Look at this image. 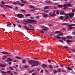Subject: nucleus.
Here are the masks:
<instances>
[{"label": "nucleus", "instance_id": "48", "mask_svg": "<svg viewBox=\"0 0 75 75\" xmlns=\"http://www.w3.org/2000/svg\"><path fill=\"white\" fill-rule=\"evenodd\" d=\"M74 28L73 27H70L69 28V29H70V30H71L72 29Z\"/></svg>", "mask_w": 75, "mask_h": 75}, {"label": "nucleus", "instance_id": "17", "mask_svg": "<svg viewBox=\"0 0 75 75\" xmlns=\"http://www.w3.org/2000/svg\"><path fill=\"white\" fill-rule=\"evenodd\" d=\"M0 6H1V8H3L5 9V10L6 9V8L4 7V6H3V5L0 4Z\"/></svg>", "mask_w": 75, "mask_h": 75}, {"label": "nucleus", "instance_id": "12", "mask_svg": "<svg viewBox=\"0 0 75 75\" xmlns=\"http://www.w3.org/2000/svg\"><path fill=\"white\" fill-rule=\"evenodd\" d=\"M0 67H6V66L5 64H0Z\"/></svg>", "mask_w": 75, "mask_h": 75}, {"label": "nucleus", "instance_id": "54", "mask_svg": "<svg viewBox=\"0 0 75 75\" xmlns=\"http://www.w3.org/2000/svg\"><path fill=\"white\" fill-rule=\"evenodd\" d=\"M62 35H63V34L62 33H60L59 34V36Z\"/></svg>", "mask_w": 75, "mask_h": 75}, {"label": "nucleus", "instance_id": "47", "mask_svg": "<svg viewBox=\"0 0 75 75\" xmlns=\"http://www.w3.org/2000/svg\"><path fill=\"white\" fill-rule=\"evenodd\" d=\"M24 67L25 68H28V66L27 65L25 66Z\"/></svg>", "mask_w": 75, "mask_h": 75}, {"label": "nucleus", "instance_id": "33", "mask_svg": "<svg viewBox=\"0 0 75 75\" xmlns=\"http://www.w3.org/2000/svg\"><path fill=\"white\" fill-rule=\"evenodd\" d=\"M47 16L48 14H45V15H44L43 16L45 18L47 17Z\"/></svg>", "mask_w": 75, "mask_h": 75}, {"label": "nucleus", "instance_id": "59", "mask_svg": "<svg viewBox=\"0 0 75 75\" xmlns=\"http://www.w3.org/2000/svg\"><path fill=\"white\" fill-rule=\"evenodd\" d=\"M48 62H51V60H50V59H49L48 60Z\"/></svg>", "mask_w": 75, "mask_h": 75}, {"label": "nucleus", "instance_id": "8", "mask_svg": "<svg viewBox=\"0 0 75 75\" xmlns=\"http://www.w3.org/2000/svg\"><path fill=\"white\" fill-rule=\"evenodd\" d=\"M60 14L61 15H65V13L63 11H62L60 12Z\"/></svg>", "mask_w": 75, "mask_h": 75}, {"label": "nucleus", "instance_id": "3", "mask_svg": "<svg viewBox=\"0 0 75 75\" xmlns=\"http://www.w3.org/2000/svg\"><path fill=\"white\" fill-rule=\"evenodd\" d=\"M69 16H70L71 19H72L74 16V13H69Z\"/></svg>", "mask_w": 75, "mask_h": 75}, {"label": "nucleus", "instance_id": "30", "mask_svg": "<svg viewBox=\"0 0 75 75\" xmlns=\"http://www.w3.org/2000/svg\"><path fill=\"white\" fill-rule=\"evenodd\" d=\"M29 7L32 8H35V6H33L32 5H30Z\"/></svg>", "mask_w": 75, "mask_h": 75}, {"label": "nucleus", "instance_id": "36", "mask_svg": "<svg viewBox=\"0 0 75 75\" xmlns=\"http://www.w3.org/2000/svg\"><path fill=\"white\" fill-rule=\"evenodd\" d=\"M59 18L61 19V20H63V18H64V17L62 16H61Z\"/></svg>", "mask_w": 75, "mask_h": 75}, {"label": "nucleus", "instance_id": "14", "mask_svg": "<svg viewBox=\"0 0 75 75\" xmlns=\"http://www.w3.org/2000/svg\"><path fill=\"white\" fill-rule=\"evenodd\" d=\"M21 2L23 3H24L25 4H26V3H27V2H26V1H24L23 0H21Z\"/></svg>", "mask_w": 75, "mask_h": 75}, {"label": "nucleus", "instance_id": "40", "mask_svg": "<svg viewBox=\"0 0 75 75\" xmlns=\"http://www.w3.org/2000/svg\"><path fill=\"white\" fill-rule=\"evenodd\" d=\"M68 18H69V17L68 16L66 17L65 18H64V20H67V19H68Z\"/></svg>", "mask_w": 75, "mask_h": 75}, {"label": "nucleus", "instance_id": "32", "mask_svg": "<svg viewBox=\"0 0 75 75\" xmlns=\"http://www.w3.org/2000/svg\"><path fill=\"white\" fill-rule=\"evenodd\" d=\"M70 42H71V40H67V42L68 44Z\"/></svg>", "mask_w": 75, "mask_h": 75}, {"label": "nucleus", "instance_id": "64", "mask_svg": "<svg viewBox=\"0 0 75 75\" xmlns=\"http://www.w3.org/2000/svg\"><path fill=\"white\" fill-rule=\"evenodd\" d=\"M63 6H64V7H66V6H67V5L64 4L63 5Z\"/></svg>", "mask_w": 75, "mask_h": 75}, {"label": "nucleus", "instance_id": "60", "mask_svg": "<svg viewBox=\"0 0 75 75\" xmlns=\"http://www.w3.org/2000/svg\"><path fill=\"white\" fill-rule=\"evenodd\" d=\"M11 71H7V74H10V73L11 72Z\"/></svg>", "mask_w": 75, "mask_h": 75}, {"label": "nucleus", "instance_id": "19", "mask_svg": "<svg viewBox=\"0 0 75 75\" xmlns=\"http://www.w3.org/2000/svg\"><path fill=\"white\" fill-rule=\"evenodd\" d=\"M7 57L5 56H4L2 57V59H4V60H5L6 59Z\"/></svg>", "mask_w": 75, "mask_h": 75}, {"label": "nucleus", "instance_id": "46", "mask_svg": "<svg viewBox=\"0 0 75 75\" xmlns=\"http://www.w3.org/2000/svg\"><path fill=\"white\" fill-rule=\"evenodd\" d=\"M45 72L47 73H49V72H48V70H45Z\"/></svg>", "mask_w": 75, "mask_h": 75}, {"label": "nucleus", "instance_id": "15", "mask_svg": "<svg viewBox=\"0 0 75 75\" xmlns=\"http://www.w3.org/2000/svg\"><path fill=\"white\" fill-rule=\"evenodd\" d=\"M67 7H72V5H71V4H67Z\"/></svg>", "mask_w": 75, "mask_h": 75}, {"label": "nucleus", "instance_id": "62", "mask_svg": "<svg viewBox=\"0 0 75 75\" xmlns=\"http://www.w3.org/2000/svg\"><path fill=\"white\" fill-rule=\"evenodd\" d=\"M41 64V63L38 62V65H40Z\"/></svg>", "mask_w": 75, "mask_h": 75}, {"label": "nucleus", "instance_id": "31", "mask_svg": "<svg viewBox=\"0 0 75 75\" xmlns=\"http://www.w3.org/2000/svg\"><path fill=\"white\" fill-rule=\"evenodd\" d=\"M21 11L22 12H23V13H25L26 12L25 10L23 9L21 10Z\"/></svg>", "mask_w": 75, "mask_h": 75}, {"label": "nucleus", "instance_id": "37", "mask_svg": "<svg viewBox=\"0 0 75 75\" xmlns=\"http://www.w3.org/2000/svg\"><path fill=\"white\" fill-rule=\"evenodd\" d=\"M44 9H48V6H46L44 8Z\"/></svg>", "mask_w": 75, "mask_h": 75}, {"label": "nucleus", "instance_id": "23", "mask_svg": "<svg viewBox=\"0 0 75 75\" xmlns=\"http://www.w3.org/2000/svg\"><path fill=\"white\" fill-rule=\"evenodd\" d=\"M51 16L52 17H54V16H56V14H55L53 13V14H51Z\"/></svg>", "mask_w": 75, "mask_h": 75}, {"label": "nucleus", "instance_id": "34", "mask_svg": "<svg viewBox=\"0 0 75 75\" xmlns=\"http://www.w3.org/2000/svg\"><path fill=\"white\" fill-rule=\"evenodd\" d=\"M16 58L17 59H21V57H16Z\"/></svg>", "mask_w": 75, "mask_h": 75}, {"label": "nucleus", "instance_id": "9", "mask_svg": "<svg viewBox=\"0 0 75 75\" xmlns=\"http://www.w3.org/2000/svg\"><path fill=\"white\" fill-rule=\"evenodd\" d=\"M23 27L25 28V30H29L30 28L27 27L26 26H23Z\"/></svg>", "mask_w": 75, "mask_h": 75}, {"label": "nucleus", "instance_id": "16", "mask_svg": "<svg viewBox=\"0 0 75 75\" xmlns=\"http://www.w3.org/2000/svg\"><path fill=\"white\" fill-rule=\"evenodd\" d=\"M57 6L58 7H59V8H62V7H63V6L62 5H59Z\"/></svg>", "mask_w": 75, "mask_h": 75}, {"label": "nucleus", "instance_id": "56", "mask_svg": "<svg viewBox=\"0 0 75 75\" xmlns=\"http://www.w3.org/2000/svg\"><path fill=\"white\" fill-rule=\"evenodd\" d=\"M45 11V12H46V13H48V10H46V11L45 10V11Z\"/></svg>", "mask_w": 75, "mask_h": 75}, {"label": "nucleus", "instance_id": "51", "mask_svg": "<svg viewBox=\"0 0 75 75\" xmlns=\"http://www.w3.org/2000/svg\"><path fill=\"white\" fill-rule=\"evenodd\" d=\"M40 73H44V71H43V70H42L40 71Z\"/></svg>", "mask_w": 75, "mask_h": 75}, {"label": "nucleus", "instance_id": "26", "mask_svg": "<svg viewBox=\"0 0 75 75\" xmlns=\"http://www.w3.org/2000/svg\"><path fill=\"white\" fill-rule=\"evenodd\" d=\"M57 72H61V69H58L57 70Z\"/></svg>", "mask_w": 75, "mask_h": 75}, {"label": "nucleus", "instance_id": "29", "mask_svg": "<svg viewBox=\"0 0 75 75\" xmlns=\"http://www.w3.org/2000/svg\"><path fill=\"white\" fill-rule=\"evenodd\" d=\"M62 24L64 25H68V24L67 23H62Z\"/></svg>", "mask_w": 75, "mask_h": 75}, {"label": "nucleus", "instance_id": "39", "mask_svg": "<svg viewBox=\"0 0 75 75\" xmlns=\"http://www.w3.org/2000/svg\"><path fill=\"white\" fill-rule=\"evenodd\" d=\"M62 72H66V70H63V69H62Z\"/></svg>", "mask_w": 75, "mask_h": 75}, {"label": "nucleus", "instance_id": "20", "mask_svg": "<svg viewBox=\"0 0 75 75\" xmlns=\"http://www.w3.org/2000/svg\"><path fill=\"white\" fill-rule=\"evenodd\" d=\"M34 71H35V70H30L29 72V73L30 74H31V73H32V72H33Z\"/></svg>", "mask_w": 75, "mask_h": 75}, {"label": "nucleus", "instance_id": "4", "mask_svg": "<svg viewBox=\"0 0 75 75\" xmlns=\"http://www.w3.org/2000/svg\"><path fill=\"white\" fill-rule=\"evenodd\" d=\"M19 18H22V17H24V16L22 14H18L17 15Z\"/></svg>", "mask_w": 75, "mask_h": 75}, {"label": "nucleus", "instance_id": "55", "mask_svg": "<svg viewBox=\"0 0 75 75\" xmlns=\"http://www.w3.org/2000/svg\"><path fill=\"white\" fill-rule=\"evenodd\" d=\"M59 41H60V42H63V41L61 40H59Z\"/></svg>", "mask_w": 75, "mask_h": 75}, {"label": "nucleus", "instance_id": "43", "mask_svg": "<svg viewBox=\"0 0 75 75\" xmlns=\"http://www.w3.org/2000/svg\"><path fill=\"white\" fill-rule=\"evenodd\" d=\"M9 68L10 69H11V70H14V69H13V68L11 67H9Z\"/></svg>", "mask_w": 75, "mask_h": 75}, {"label": "nucleus", "instance_id": "58", "mask_svg": "<svg viewBox=\"0 0 75 75\" xmlns=\"http://www.w3.org/2000/svg\"><path fill=\"white\" fill-rule=\"evenodd\" d=\"M64 48H66L67 49H68V47L67 46H64Z\"/></svg>", "mask_w": 75, "mask_h": 75}, {"label": "nucleus", "instance_id": "42", "mask_svg": "<svg viewBox=\"0 0 75 75\" xmlns=\"http://www.w3.org/2000/svg\"><path fill=\"white\" fill-rule=\"evenodd\" d=\"M55 37H57V38H59V39H60V38H61V37H60L59 36H55Z\"/></svg>", "mask_w": 75, "mask_h": 75}, {"label": "nucleus", "instance_id": "5", "mask_svg": "<svg viewBox=\"0 0 75 75\" xmlns=\"http://www.w3.org/2000/svg\"><path fill=\"white\" fill-rule=\"evenodd\" d=\"M1 54H6V55H10V53L8 52H1Z\"/></svg>", "mask_w": 75, "mask_h": 75}, {"label": "nucleus", "instance_id": "1", "mask_svg": "<svg viewBox=\"0 0 75 75\" xmlns=\"http://www.w3.org/2000/svg\"><path fill=\"white\" fill-rule=\"evenodd\" d=\"M29 64H33L31 66V67H35L38 65V61H34V60H30L28 62Z\"/></svg>", "mask_w": 75, "mask_h": 75}, {"label": "nucleus", "instance_id": "61", "mask_svg": "<svg viewBox=\"0 0 75 75\" xmlns=\"http://www.w3.org/2000/svg\"><path fill=\"white\" fill-rule=\"evenodd\" d=\"M71 51H72L74 52H75V51H74V50H73V49H71Z\"/></svg>", "mask_w": 75, "mask_h": 75}, {"label": "nucleus", "instance_id": "35", "mask_svg": "<svg viewBox=\"0 0 75 75\" xmlns=\"http://www.w3.org/2000/svg\"><path fill=\"white\" fill-rule=\"evenodd\" d=\"M30 16L31 15H30V13L28 14L25 15V16H26V17H28V16Z\"/></svg>", "mask_w": 75, "mask_h": 75}, {"label": "nucleus", "instance_id": "41", "mask_svg": "<svg viewBox=\"0 0 75 75\" xmlns=\"http://www.w3.org/2000/svg\"><path fill=\"white\" fill-rule=\"evenodd\" d=\"M53 72L54 74H57V71L56 70H54Z\"/></svg>", "mask_w": 75, "mask_h": 75}, {"label": "nucleus", "instance_id": "2", "mask_svg": "<svg viewBox=\"0 0 75 75\" xmlns=\"http://www.w3.org/2000/svg\"><path fill=\"white\" fill-rule=\"evenodd\" d=\"M24 22L25 23H37V21L35 20H33L28 19L27 21H25V20H24Z\"/></svg>", "mask_w": 75, "mask_h": 75}, {"label": "nucleus", "instance_id": "11", "mask_svg": "<svg viewBox=\"0 0 75 75\" xmlns=\"http://www.w3.org/2000/svg\"><path fill=\"white\" fill-rule=\"evenodd\" d=\"M42 67L43 68H46V67H47V65L45 64H43L42 65Z\"/></svg>", "mask_w": 75, "mask_h": 75}, {"label": "nucleus", "instance_id": "6", "mask_svg": "<svg viewBox=\"0 0 75 75\" xmlns=\"http://www.w3.org/2000/svg\"><path fill=\"white\" fill-rule=\"evenodd\" d=\"M45 3H49V4H51L52 3V1L50 0V1H45Z\"/></svg>", "mask_w": 75, "mask_h": 75}, {"label": "nucleus", "instance_id": "28", "mask_svg": "<svg viewBox=\"0 0 75 75\" xmlns=\"http://www.w3.org/2000/svg\"><path fill=\"white\" fill-rule=\"evenodd\" d=\"M7 59L8 61H13V60L10 58H8Z\"/></svg>", "mask_w": 75, "mask_h": 75}, {"label": "nucleus", "instance_id": "22", "mask_svg": "<svg viewBox=\"0 0 75 75\" xmlns=\"http://www.w3.org/2000/svg\"><path fill=\"white\" fill-rule=\"evenodd\" d=\"M67 38L69 39H72V37L69 36H67Z\"/></svg>", "mask_w": 75, "mask_h": 75}, {"label": "nucleus", "instance_id": "52", "mask_svg": "<svg viewBox=\"0 0 75 75\" xmlns=\"http://www.w3.org/2000/svg\"><path fill=\"white\" fill-rule=\"evenodd\" d=\"M56 14H57V15H58V14H59V11H57V12Z\"/></svg>", "mask_w": 75, "mask_h": 75}, {"label": "nucleus", "instance_id": "21", "mask_svg": "<svg viewBox=\"0 0 75 75\" xmlns=\"http://www.w3.org/2000/svg\"><path fill=\"white\" fill-rule=\"evenodd\" d=\"M67 69L69 71H72V69H71V67H69L67 68Z\"/></svg>", "mask_w": 75, "mask_h": 75}, {"label": "nucleus", "instance_id": "63", "mask_svg": "<svg viewBox=\"0 0 75 75\" xmlns=\"http://www.w3.org/2000/svg\"><path fill=\"white\" fill-rule=\"evenodd\" d=\"M1 4H4V1H2L1 2Z\"/></svg>", "mask_w": 75, "mask_h": 75}, {"label": "nucleus", "instance_id": "7", "mask_svg": "<svg viewBox=\"0 0 75 75\" xmlns=\"http://www.w3.org/2000/svg\"><path fill=\"white\" fill-rule=\"evenodd\" d=\"M7 24L6 25L7 27H8L9 25H11V23H10V22H6Z\"/></svg>", "mask_w": 75, "mask_h": 75}, {"label": "nucleus", "instance_id": "38", "mask_svg": "<svg viewBox=\"0 0 75 75\" xmlns=\"http://www.w3.org/2000/svg\"><path fill=\"white\" fill-rule=\"evenodd\" d=\"M16 3L18 4H19V5H20V2L19 1H17L16 2Z\"/></svg>", "mask_w": 75, "mask_h": 75}, {"label": "nucleus", "instance_id": "44", "mask_svg": "<svg viewBox=\"0 0 75 75\" xmlns=\"http://www.w3.org/2000/svg\"><path fill=\"white\" fill-rule=\"evenodd\" d=\"M49 67L50 68H52V66L50 65Z\"/></svg>", "mask_w": 75, "mask_h": 75}, {"label": "nucleus", "instance_id": "13", "mask_svg": "<svg viewBox=\"0 0 75 75\" xmlns=\"http://www.w3.org/2000/svg\"><path fill=\"white\" fill-rule=\"evenodd\" d=\"M5 6L6 7H8V8H13V7H12V6H11L9 5H6Z\"/></svg>", "mask_w": 75, "mask_h": 75}, {"label": "nucleus", "instance_id": "27", "mask_svg": "<svg viewBox=\"0 0 75 75\" xmlns=\"http://www.w3.org/2000/svg\"><path fill=\"white\" fill-rule=\"evenodd\" d=\"M48 28H44L43 29V30H44V31H47L48 30Z\"/></svg>", "mask_w": 75, "mask_h": 75}, {"label": "nucleus", "instance_id": "57", "mask_svg": "<svg viewBox=\"0 0 75 75\" xmlns=\"http://www.w3.org/2000/svg\"><path fill=\"white\" fill-rule=\"evenodd\" d=\"M75 12V9H74L72 10V12Z\"/></svg>", "mask_w": 75, "mask_h": 75}, {"label": "nucleus", "instance_id": "45", "mask_svg": "<svg viewBox=\"0 0 75 75\" xmlns=\"http://www.w3.org/2000/svg\"><path fill=\"white\" fill-rule=\"evenodd\" d=\"M60 33V31H57L56 32H55V33L56 34H57V33Z\"/></svg>", "mask_w": 75, "mask_h": 75}, {"label": "nucleus", "instance_id": "50", "mask_svg": "<svg viewBox=\"0 0 75 75\" xmlns=\"http://www.w3.org/2000/svg\"><path fill=\"white\" fill-rule=\"evenodd\" d=\"M72 34L74 35H75V32H72Z\"/></svg>", "mask_w": 75, "mask_h": 75}, {"label": "nucleus", "instance_id": "49", "mask_svg": "<svg viewBox=\"0 0 75 75\" xmlns=\"http://www.w3.org/2000/svg\"><path fill=\"white\" fill-rule=\"evenodd\" d=\"M14 74H15V75H17L18 74V73H17V72H14Z\"/></svg>", "mask_w": 75, "mask_h": 75}, {"label": "nucleus", "instance_id": "10", "mask_svg": "<svg viewBox=\"0 0 75 75\" xmlns=\"http://www.w3.org/2000/svg\"><path fill=\"white\" fill-rule=\"evenodd\" d=\"M61 39L62 40H64V41H65L66 40V39H67V38L65 37H61Z\"/></svg>", "mask_w": 75, "mask_h": 75}, {"label": "nucleus", "instance_id": "25", "mask_svg": "<svg viewBox=\"0 0 75 75\" xmlns=\"http://www.w3.org/2000/svg\"><path fill=\"white\" fill-rule=\"evenodd\" d=\"M22 63H23V64H25V63H26V61L25 60H22Z\"/></svg>", "mask_w": 75, "mask_h": 75}, {"label": "nucleus", "instance_id": "53", "mask_svg": "<svg viewBox=\"0 0 75 75\" xmlns=\"http://www.w3.org/2000/svg\"><path fill=\"white\" fill-rule=\"evenodd\" d=\"M69 13H65V15H66V16H68V15L69 16Z\"/></svg>", "mask_w": 75, "mask_h": 75}, {"label": "nucleus", "instance_id": "18", "mask_svg": "<svg viewBox=\"0 0 75 75\" xmlns=\"http://www.w3.org/2000/svg\"><path fill=\"white\" fill-rule=\"evenodd\" d=\"M75 26V24H73L71 25H68V27H72V26Z\"/></svg>", "mask_w": 75, "mask_h": 75}, {"label": "nucleus", "instance_id": "24", "mask_svg": "<svg viewBox=\"0 0 75 75\" xmlns=\"http://www.w3.org/2000/svg\"><path fill=\"white\" fill-rule=\"evenodd\" d=\"M1 73H2V74H3L2 75H6V72H5L2 71L1 72Z\"/></svg>", "mask_w": 75, "mask_h": 75}]
</instances>
